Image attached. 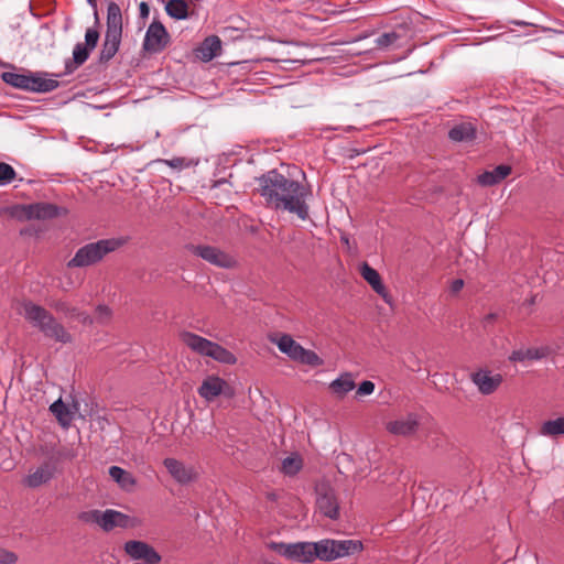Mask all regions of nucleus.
<instances>
[{
  "instance_id": "33",
  "label": "nucleus",
  "mask_w": 564,
  "mask_h": 564,
  "mask_svg": "<svg viewBox=\"0 0 564 564\" xmlns=\"http://www.w3.org/2000/svg\"><path fill=\"white\" fill-rule=\"evenodd\" d=\"M148 547L149 544L143 541L131 540L124 543L126 553L134 560H141Z\"/></svg>"
},
{
  "instance_id": "9",
  "label": "nucleus",
  "mask_w": 564,
  "mask_h": 564,
  "mask_svg": "<svg viewBox=\"0 0 564 564\" xmlns=\"http://www.w3.org/2000/svg\"><path fill=\"white\" fill-rule=\"evenodd\" d=\"M268 549L279 555L299 563H312L316 560L315 542H270Z\"/></svg>"
},
{
  "instance_id": "15",
  "label": "nucleus",
  "mask_w": 564,
  "mask_h": 564,
  "mask_svg": "<svg viewBox=\"0 0 564 564\" xmlns=\"http://www.w3.org/2000/svg\"><path fill=\"white\" fill-rule=\"evenodd\" d=\"M163 465L171 477L180 485H187L198 478V470L194 465L170 457L163 460Z\"/></svg>"
},
{
  "instance_id": "18",
  "label": "nucleus",
  "mask_w": 564,
  "mask_h": 564,
  "mask_svg": "<svg viewBox=\"0 0 564 564\" xmlns=\"http://www.w3.org/2000/svg\"><path fill=\"white\" fill-rule=\"evenodd\" d=\"M419 427L417 415L409 413L405 416L389 421L386 424V430L395 436H410L413 435Z\"/></svg>"
},
{
  "instance_id": "30",
  "label": "nucleus",
  "mask_w": 564,
  "mask_h": 564,
  "mask_svg": "<svg viewBox=\"0 0 564 564\" xmlns=\"http://www.w3.org/2000/svg\"><path fill=\"white\" fill-rule=\"evenodd\" d=\"M540 434L549 437L564 435V416L545 421L540 427Z\"/></svg>"
},
{
  "instance_id": "52",
  "label": "nucleus",
  "mask_w": 564,
  "mask_h": 564,
  "mask_svg": "<svg viewBox=\"0 0 564 564\" xmlns=\"http://www.w3.org/2000/svg\"><path fill=\"white\" fill-rule=\"evenodd\" d=\"M73 286V282L72 281H68L67 283V286H64L65 290H68Z\"/></svg>"
},
{
  "instance_id": "39",
  "label": "nucleus",
  "mask_w": 564,
  "mask_h": 564,
  "mask_svg": "<svg viewBox=\"0 0 564 564\" xmlns=\"http://www.w3.org/2000/svg\"><path fill=\"white\" fill-rule=\"evenodd\" d=\"M99 40V33L96 29H88L85 34V46L91 51L96 47Z\"/></svg>"
},
{
  "instance_id": "24",
  "label": "nucleus",
  "mask_w": 564,
  "mask_h": 564,
  "mask_svg": "<svg viewBox=\"0 0 564 564\" xmlns=\"http://www.w3.org/2000/svg\"><path fill=\"white\" fill-rule=\"evenodd\" d=\"M550 354L547 347L528 348L513 350L509 356V360L512 362H522L525 360H540L545 358Z\"/></svg>"
},
{
  "instance_id": "21",
  "label": "nucleus",
  "mask_w": 564,
  "mask_h": 564,
  "mask_svg": "<svg viewBox=\"0 0 564 564\" xmlns=\"http://www.w3.org/2000/svg\"><path fill=\"white\" fill-rule=\"evenodd\" d=\"M476 127L471 122H460L448 131V138L454 142H471L476 138Z\"/></svg>"
},
{
  "instance_id": "38",
  "label": "nucleus",
  "mask_w": 564,
  "mask_h": 564,
  "mask_svg": "<svg viewBox=\"0 0 564 564\" xmlns=\"http://www.w3.org/2000/svg\"><path fill=\"white\" fill-rule=\"evenodd\" d=\"M141 560L144 561L147 564H159L161 562L162 557L154 550V547L149 545V547L147 549V551L142 555Z\"/></svg>"
},
{
  "instance_id": "10",
  "label": "nucleus",
  "mask_w": 564,
  "mask_h": 564,
  "mask_svg": "<svg viewBox=\"0 0 564 564\" xmlns=\"http://www.w3.org/2000/svg\"><path fill=\"white\" fill-rule=\"evenodd\" d=\"M186 249L191 254L198 257L217 268L234 269L238 264L236 258L232 254L215 246L191 243L186 246Z\"/></svg>"
},
{
  "instance_id": "19",
  "label": "nucleus",
  "mask_w": 564,
  "mask_h": 564,
  "mask_svg": "<svg viewBox=\"0 0 564 564\" xmlns=\"http://www.w3.org/2000/svg\"><path fill=\"white\" fill-rule=\"evenodd\" d=\"M50 306L55 310L56 313L62 314L65 318L75 319L84 325H91L93 318L91 316L78 308L77 306L72 305L69 302L64 300H57L50 303Z\"/></svg>"
},
{
  "instance_id": "29",
  "label": "nucleus",
  "mask_w": 564,
  "mask_h": 564,
  "mask_svg": "<svg viewBox=\"0 0 564 564\" xmlns=\"http://www.w3.org/2000/svg\"><path fill=\"white\" fill-rule=\"evenodd\" d=\"M29 72L30 70H23L22 73L3 72L1 74V78L6 84L28 91Z\"/></svg>"
},
{
  "instance_id": "36",
  "label": "nucleus",
  "mask_w": 564,
  "mask_h": 564,
  "mask_svg": "<svg viewBox=\"0 0 564 564\" xmlns=\"http://www.w3.org/2000/svg\"><path fill=\"white\" fill-rule=\"evenodd\" d=\"M399 37L400 36L397 32H387L378 36L375 42L379 48H387L394 44Z\"/></svg>"
},
{
  "instance_id": "47",
  "label": "nucleus",
  "mask_w": 564,
  "mask_h": 564,
  "mask_svg": "<svg viewBox=\"0 0 564 564\" xmlns=\"http://www.w3.org/2000/svg\"><path fill=\"white\" fill-rule=\"evenodd\" d=\"M289 176H296V174H302V176H305V173L300 171L296 166H293L292 170H288Z\"/></svg>"
},
{
  "instance_id": "45",
  "label": "nucleus",
  "mask_w": 564,
  "mask_h": 564,
  "mask_svg": "<svg viewBox=\"0 0 564 564\" xmlns=\"http://www.w3.org/2000/svg\"><path fill=\"white\" fill-rule=\"evenodd\" d=\"M500 178H477V182L480 186H494L499 182Z\"/></svg>"
},
{
  "instance_id": "16",
  "label": "nucleus",
  "mask_w": 564,
  "mask_h": 564,
  "mask_svg": "<svg viewBox=\"0 0 564 564\" xmlns=\"http://www.w3.org/2000/svg\"><path fill=\"white\" fill-rule=\"evenodd\" d=\"M316 492V507L318 511L332 520L337 519L339 516V505L334 490L329 487L322 486L317 488Z\"/></svg>"
},
{
  "instance_id": "49",
  "label": "nucleus",
  "mask_w": 564,
  "mask_h": 564,
  "mask_svg": "<svg viewBox=\"0 0 564 564\" xmlns=\"http://www.w3.org/2000/svg\"><path fill=\"white\" fill-rule=\"evenodd\" d=\"M13 178H4V177H1L0 178V185H7L9 184Z\"/></svg>"
},
{
  "instance_id": "40",
  "label": "nucleus",
  "mask_w": 564,
  "mask_h": 564,
  "mask_svg": "<svg viewBox=\"0 0 564 564\" xmlns=\"http://www.w3.org/2000/svg\"><path fill=\"white\" fill-rule=\"evenodd\" d=\"M18 561L15 553L0 549V564H13Z\"/></svg>"
},
{
  "instance_id": "50",
  "label": "nucleus",
  "mask_w": 564,
  "mask_h": 564,
  "mask_svg": "<svg viewBox=\"0 0 564 564\" xmlns=\"http://www.w3.org/2000/svg\"><path fill=\"white\" fill-rule=\"evenodd\" d=\"M267 176H282V174L281 173H276V171L273 170V171H270Z\"/></svg>"
},
{
  "instance_id": "6",
  "label": "nucleus",
  "mask_w": 564,
  "mask_h": 564,
  "mask_svg": "<svg viewBox=\"0 0 564 564\" xmlns=\"http://www.w3.org/2000/svg\"><path fill=\"white\" fill-rule=\"evenodd\" d=\"M269 340L276 345L279 350L293 361L312 367H319L324 364L323 359L315 351L305 349L289 334L270 335Z\"/></svg>"
},
{
  "instance_id": "2",
  "label": "nucleus",
  "mask_w": 564,
  "mask_h": 564,
  "mask_svg": "<svg viewBox=\"0 0 564 564\" xmlns=\"http://www.w3.org/2000/svg\"><path fill=\"white\" fill-rule=\"evenodd\" d=\"M20 314L35 328H37L46 338L61 344L73 341L72 335L46 308L31 301L21 303Z\"/></svg>"
},
{
  "instance_id": "46",
  "label": "nucleus",
  "mask_w": 564,
  "mask_h": 564,
  "mask_svg": "<svg viewBox=\"0 0 564 564\" xmlns=\"http://www.w3.org/2000/svg\"><path fill=\"white\" fill-rule=\"evenodd\" d=\"M140 17L147 19L150 14V8L147 2H141L139 6Z\"/></svg>"
},
{
  "instance_id": "31",
  "label": "nucleus",
  "mask_w": 564,
  "mask_h": 564,
  "mask_svg": "<svg viewBox=\"0 0 564 564\" xmlns=\"http://www.w3.org/2000/svg\"><path fill=\"white\" fill-rule=\"evenodd\" d=\"M303 466V460L299 454H292L282 460L281 471L286 476L296 475Z\"/></svg>"
},
{
  "instance_id": "3",
  "label": "nucleus",
  "mask_w": 564,
  "mask_h": 564,
  "mask_svg": "<svg viewBox=\"0 0 564 564\" xmlns=\"http://www.w3.org/2000/svg\"><path fill=\"white\" fill-rule=\"evenodd\" d=\"M40 451L46 456V459L23 479V484L30 488H37L52 480L58 471L61 462L72 460L77 456L75 449L65 446L57 448L45 445Z\"/></svg>"
},
{
  "instance_id": "48",
  "label": "nucleus",
  "mask_w": 564,
  "mask_h": 564,
  "mask_svg": "<svg viewBox=\"0 0 564 564\" xmlns=\"http://www.w3.org/2000/svg\"><path fill=\"white\" fill-rule=\"evenodd\" d=\"M226 181H227L226 178L212 181L209 187L210 188L218 187L220 184L225 183Z\"/></svg>"
},
{
  "instance_id": "14",
  "label": "nucleus",
  "mask_w": 564,
  "mask_h": 564,
  "mask_svg": "<svg viewBox=\"0 0 564 564\" xmlns=\"http://www.w3.org/2000/svg\"><path fill=\"white\" fill-rule=\"evenodd\" d=\"M469 378L479 393L484 395L492 394L503 382V377L501 373L494 372L488 368L477 369L470 373Z\"/></svg>"
},
{
  "instance_id": "7",
  "label": "nucleus",
  "mask_w": 564,
  "mask_h": 564,
  "mask_svg": "<svg viewBox=\"0 0 564 564\" xmlns=\"http://www.w3.org/2000/svg\"><path fill=\"white\" fill-rule=\"evenodd\" d=\"M316 558L330 562L339 557L348 556L362 551L359 540H332L324 539L315 542Z\"/></svg>"
},
{
  "instance_id": "35",
  "label": "nucleus",
  "mask_w": 564,
  "mask_h": 564,
  "mask_svg": "<svg viewBox=\"0 0 564 564\" xmlns=\"http://www.w3.org/2000/svg\"><path fill=\"white\" fill-rule=\"evenodd\" d=\"M112 316V312L107 305H98L95 310V316L93 318V323L97 322L99 324H107Z\"/></svg>"
},
{
  "instance_id": "41",
  "label": "nucleus",
  "mask_w": 564,
  "mask_h": 564,
  "mask_svg": "<svg viewBox=\"0 0 564 564\" xmlns=\"http://www.w3.org/2000/svg\"><path fill=\"white\" fill-rule=\"evenodd\" d=\"M375 391V383L369 380L362 381L357 389L358 395H369Z\"/></svg>"
},
{
  "instance_id": "20",
  "label": "nucleus",
  "mask_w": 564,
  "mask_h": 564,
  "mask_svg": "<svg viewBox=\"0 0 564 564\" xmlns=\"http://www.w3.org/2000/svg\"><path fill=\"white\" fill-rule=\"evenodd\" d=\"M360 274L371 285L376 293L382 296L387 303L390 302V296L387 293L386 286L383 285L380 274L377 270L371 268L367 262H364L360 267Z\"/></svg>"
},
{
  "instance_id": "8",
  "label": "nucleus",
  "mask_w": 564,
  "mask_h": 564,
  "mask_svg": "<svg viewBox=\"0 0 564 564\" xmlns=\"http://www.w3.org/2000/svg\"><path fill=\"white\" fill-rule=\"evenodd\" d=\"M79 521L86 524H96L104 531L109 532L115 528H128L131 525L130 517L112 509L101 510H87L78 514Z\"/></svg>"
},
{
  "instance_id": "12",
  "label": "nucleus",
  "mask_w": 564,
  "mask_h": 564,
  "mask_svg": "<svg viewBox=\"0 0 564 564\" xmlns=\"http://www.w3.org/2000/svg\"><path fill=\"white\" fill-rule=\"evenodd\" d=\"M197 393L202 399L210 403L220 395L231 398L234 389L223 378L216 375H208L198 387Z\"/></svg>"
},
{
  "instance_id": "53",
  "label": "nucleus",
  "mask_w": 564,
  "mask_h": 564,
  "mask_svg": "<svg viewBox=\"0 0 564 564\" xmlns=\"http://www.w3.org/2000/svg\"><path fill=\"white\" fill-rule=\"evenodd\" d=\"M90 4H95L96 0H87Z\"/></svg>"
},
{
  "instance_id": "25",
  "label": "nucleus",
  "mask_w": 564,
  "mask_h": 564,
  "mask_svg": "<svg viewBox=\"0 0 564 564\" xmlns=\"http://www.w3.org/2000/svg\"><path fill=\"white\" fill-rule=\"evenodd\" d=\"M50 411L63 427H68L74 419V413L61 399L50 405Z\"/></svg>"
},
{
  "instance_id": "4",
  "label": "nucleus",
  "mask_w": 564,
  "mask_h": 564,
  "mask_svg": "<svg viewBox=\"0 0 564 564\" xmlns=\"http://www.w3.org/2000/svg\"><path fill=\"white\" fill-rule=\"evenodd\" d=\"M128 239L124 237L100 239L80 247L74 257L67 262V268H87L100 262L108 253L124 246Z\"/></svg>"
},
{
  "instance_id": "51",
  "label": "nucleus",
  "mask_w": 564,
  "mask_h": 564,
  "mask_svg": "<svg viewBox=\"0 0 564 564\" xmlns=\"http://www.w3.org/2000/svg\"><path fill=\"white\" fill-rule=\"evenodd\" d=\"M341 241H343L344 243H346V245H348V243H349V240H348V238H347L346 236H343V237H341Z\"/></svg>"
},
{
  "instance_id": "17",
  "label": "nucleus",
  "mask_w": 564,
  "mask_h": 564,
  "mask_svg": "<svg viewBox=\"0 0 564 564\" xmlns=\"http://www.w3.org/2000/svg\"><path fill=\"white\" fill-rule=\"evenodd\" d=\"M46 72H29L28 91L45 94L58 88L59 83Z\"/></svg>"
},
{
  "instance_id": "32",
  "label": "nucleus",
  "mask_w": 564,
  "mask_h": 564,
  "mask_svg": "<svg viewBox=\"0 0 564 564\" xmlns=\"http://www.w3.org/2000/svg\"><path fill=\"white\" fill-rule=\"evenodd\" d=\"M166 13L177 20L185 19L188 13L187 3L184 0H170L165 6Z\"/></svg>"
},
{
  "instance_id": "28",
  "label": "nucleus",
  "mask_w": 564,
  "mask_h": 564,
  "mask_svg": "<svg viewBox=\"0 0 564 564\" xmlns=\"http://www.w3.org/2000/svg\"><path fill=\"white\" fill-rule=\"evenodd\" d=\"M220 50L221 41L219 40L218 36L213 35L204 40L199 48V52L204 61H212L219 54Z\"/></svg>"
},
{
  "instance_id": "34",
  "label": "nucleus",
  "mask_w": 564,
  "mask_h": 564,
  "mask_svg": "<svg viewBox=\"0 0 564 564\" xmlns=\"http://www.w3.org/2000/svg\"><path fill=\"white\" fill-rule=\"evenodd\" d=\"M90 48L85 46L83 43H77L74 46L73 58L76 65H83L89 57Z\"/></svg>"
},
{
  "instance_id": "37",
  "label": "nucleus",
  "mask_w": 564,
  "mask_h": 564,
  "mask_svg": "<svg viewBox=\"0 0 564 564\" xmlns=\"http://www.w3.org/2000/svg\"><path fill=\"white\" fill-rule=\"evenodd\" d=\"M511 173V166L507 164H500L495 167L494 171H485L479 176H509Z\"/></svg>"
},
{
  "instance_id": "44",
  "label": "nucleus",
  "mask_w": 564,
  "mask_h": 564,
  "mask_svg": "<svg viewBox=\"0 0 564 564\" xmlns=\"http://www.w3.org/2000/svg\"><path fill=\"white\" fill-rule=\"evenodd\" d=\"M464 288V281L462 279H456L452 281L449 285V290L453 294H457Z\"/></svg>"
},
{
  "instance_id": "22",
  "label": "nucleus",
  "mask_w": 564,
  "mask_h": 564,
  "mask_svg": "<svg viewBox=\"0 0 564 564\" xmlns=\"http://www.w3.org/2000/svg\"><path fill=\"white\" fill-rule=\"evenodd\" d=\"M122 33L106 31L105 41L100 52V61H110L118 52Z\"/></svg>"
},
{
  "instance_id": "43",
  "label": "nucleus",
  "mask_w": 564,
  "mask_h": 564,
  "mask_svg": "<svg viewBox=\"0 0 564 564\" xmlns=\"http://www.w3.org/2000/svg\"><path fill=\"white\" fill-rule=\"evenodd\" d=\"M0 176H17L13 167L4 162H0Z\"/></svg>"
},
{
  "instance_id": "11",
  "label": "nucleus",
  "mask_w": 564,
  "mask_h": 564,
  "mask_svg": "<svg viewBox=\"0 0 564 564\" xmlns=\"http://www.w3.org/2000/svg\"><path fill=\"white\" fill-rule=\"evenodd\" d=\"M11 215L19 220H45L56 217L58 215V208L56 205L50 203L17 205L11 208Z\"/></svg>"
},
{
  "instance_id": "5",
  "label": "nucleus",
  "mask_w": 564,
  "mask_h": 564,
  "mask_svg": "<svg viewBox=\"0 0 564 564\" xmlns=\"http://www.w3.org/2000/svg\"><path fill=\"white\" fill-rule=\"evenodd\" d=\"M180 339L192 351L203 357H209L225 365H235L237 362V358L231 351L195 333L187 330L181 332Z\"/></svg>"
},
{
  "instance_id": "26",
  "label": "nucleus",
  "mask_w": 564,
  "mask_h": 564,
  "mask_svg": "<svg viewBox=\"0 0 564 564\" xmlns=\"http://www.w3.org/2000/svg\"><path fill=\"white\" fill-rule=\"evenodd\" d=\"M356 384L350 373L340 375L329 384V389L338 398H344L348 392L354 390Z\"/></svg>"
},
{
  "instance_id": "27",
  "label": "nucleus",
  "mask_w": 564,
  "mask_h": 564,
  "mask_svg": "<svg viewBox=\"0 0 564 564\" xmlns=\"http://www.w3.org/2000/svg\"><path fill=\"white\" fill-rule=\"evenodd\" d=\"M107 31L122 33L121 10L115 2H110L107 8Z\"/></svg>"
},
{
  "instance_id": "42",
  "label": "nucleus",
  "mask_w": 564,
  "mask_h": 564,
  "mask_svg": "<svg viewBox=\"0 0 564 564\" xmlns=\"http://www.w3.org/2000/svg\"><path fill=\"white\" fill-rule=\"evenodd\" d=\"M164 163L174 169H182L183 166H187L189 164L183 158H174L172 160H165Z\"/></svg>"
},
{
  "instance_id": "1",
  "label": "nucleus",
  "mask_w": 564,
  "mask_h": 564,
  "mask_svg": "<svg viewBox=\"0 0 564 564\" xmlns=\"http://www.w3.org/2000/svg\"><path fill=\"white\" fill-rule=\"evenodd\" d=\"M260 194L267 204L275 209L295 214L300 219H308L307 199L312 196L306 178H261Z\"/></svg>"
},
{
  "instance_id": "13",
  "label": "nucleus",
  "mask_w": 564,
  "mask_h": 564,
  "mask_svg": "<svg viewBox=\"0 0 564 564\" xmlns=\"http://www.w3.org/2000/svg\"><path fill=\"white\" fill-rule=\"evenodd\" d=\"M170 43V34L165 26L159 22L153 21L143 40V50L150 54L161 53Z\"/></svg>"
},
{
  "instance_id": "23",
  "label": "nucleus",
  "mask_w": 564,
  "mask_h": 564,
  "mask_svg": "<svg viewBox=\"0 0 564 564\" xmlns=\"http://www.w3.org/2000/svg\"><path fill=\"white\" fill-rule=\"evenodd\" d=\"M109 476L118 486L124 491H132L137 486V480L131 473L119 466H111L109 468Z\"/></svg>"
}]
</instances>
